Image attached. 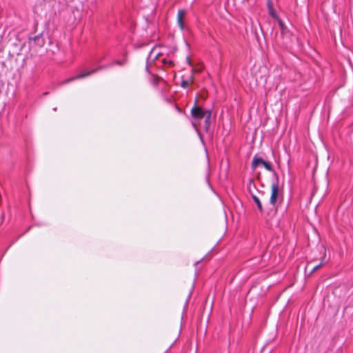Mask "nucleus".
Masks as SVG:
<instances>
[{"mask_svg":"<svg viewBox=\"0 0 353 353\" xmlns=\"http://www.w3.org/2000/svg\"><path fill=\"white\" fill-rule=\"evenodd\" d=\"M259 164L263 165V166L265 168V170H267L268 171H270V172H272L273 174H274V172H275L272 169V164L270 162L265 161L262 158L259 157L258 156L255 155L253 157L252 161V163H251L252 169L253 170H255L256 167L259 165Z\"/></svg>","mask_w":353,"mask_h":353,"instance_id":"obj_4","label":"nucleus"},{"mask_svg":"<svg viewBox=\"0 0 353 353\" xmlns=\"http://www.w3.org/2000/svg\"><path fill=\"white\" fill-rule=\"evenodd\" d=\"M279 26H280L281 28H283V22H282V21H281V20H279Z\"/></svg>","mask_w":353,"mask_h":353,"instance_id":"obj_16","label":"nucleus"},{"mask_svg":"<svg viewBox=\"0 0 353 353\" xmlns=\"http://www.w3.org/2000/svg\"><path fill=\"white\" fill-rule=\"evenodd\" d=\"M274 176L275 177V181H272L271 185V196L270 199V203L272 206L276 205L279 194V176L276 172H274Z\"/></svg>","mask_w":353,"mask_h":353,"instance_id":"obj_2","label":"nucleus"},{"mask_svg":"<svg viewBox=\"0 0 353 353\" xmlns=\"http://www.w3.org/2000/svg\"><path fill=\"white\" fill-rule=\"evenodd\" d=\"M252 186L254 188L255 185L254 183V181L252 179H250L248 187L249 191H250Z\"/></svg>","mask_w":353,"mask_h":353,"instance_id":"obj_13","label":"nucleus"},{"mask_svg":"<svg viewBox=\"0 0 353 353\" xmlns=\"http://www.w3.org/2000/svg\"><path fill=\"white\" fill-rule=\"evenodd\" d=\"M176 51V48H172L170 50H168V49L165 47H155L153 49L151 50L146 63L145 69L146 70L150 73V61L153 62L156 59H158L159 57L163 56L165 54H167L168 55L170 54H173Z\"/></svg>","mask_w":353,"mask_h":353,"instance_id":"obj_1","label":"nucleus"},{"mask_svg":"<svg viewBox=\"0 0 353 353\" xmlns=\"http://www.w3.org/2000/svg\"><path fill=\"white\" fill-rule=\"evenodd\" d=\"M105 68V66L101 65V66H99L98 68H96V69H94V70H90V71H82L80 74H79L77 75H75V76H74V77H72L71 78L65 79V81H63L62 82V83L63 84L68 83H70V82H71V81H72L74 80L85 78L86 77H88L89 75H91V74L95 73L98 70H102V69H103Z\"/></svg>","mask_w":353,"mask_h":353,"instance_id":"obj_5","label":"nucleus"},{"mask_svg":"<svg viewBox=\"0 0 353 353\" xmlns=\"http://www.w3.org/2000/svg\"><path fill=\"white\" fill-rule=\"evenodd\" d=\"M210 110H204L197 105V99L195 100L194 105L191 109V116L196 121L205 118Z\"/></svg>","mask_w":353,"mask_h":353,"instance_id":"obj_3","label":"nucleus"},{"mask_svg":"<svg viewBox=\"0 0 353 353\" xmlns=\"http://www.w3.org/2000/svg\"><path fill=\"white\" fill-rule=\"evenodd\" d=\"M190 81H191V82L193 81V75L192 74H191L190 77Z\"/></svg>","mask_w":353,"mask_h":353,"instance_id":"obj_17","label":"nucleus"},{"mask_svg":"<svg viewBox=\"0 0 353 353\" xmlns=\"http://www.w3.org/2000/svg\"><path fill=\"white\" fill-rule=\"evenodd\" d=\"M185 13H186L185 10L183 9L179 10L178 12H177V17H176L177 24L181 31H183L185 30L183 18H184V16L185 15Z\"/></svg>","mask_w":353,"mask_h":353,"instance_id":"obj_6","label":"nucleus"},{"mask_svg":"<svg viewBox=\"0 0 353 353\" xmlns=\"http://www.w3.org/2000/svg\"><path fill=\"white\" fill-rule=\"evenodd\" d=\"M323 265V261H321L319 264L314 266L310 272H309V275L312 274L316 270H317L319 268H321Z\"/></svg>","mask_w":353,"mask_h":353,"instance_id":"obj_10","label":"nucleus"},{"mask_svg":"<svg viewBox=\"0 0 353 353\" xmlns=\"http://www.w3.org/2000/svg\"><path fill=\"white\" fill-rule=\"evenodd\" d=\"M190 294H191V293L189 294V296H188V299H187V300H186V302H185V303H186V304H188V301H189V298H190Z\"/></svg>","mask_w":353,"mask_h":353,"instance_id":"obj_18","label":"nucleus"},{"mask_svg":"<svg viewBox=\"0 0 353 353\" xmlns=\"http://www.w3.org/2000/svg\"><path fill=\"white\" fill-rule=\"evenodd\" d=\"M162 62L164 64H168L170 66H172L174 65L173 61L172 59H168L167 58H163Z\"/></svg>","mask_w":353,"mask_h":353,"instance_id":"obj_11","label":"nucleus"},{"mask_svg":"<svg viewBox=\"0 0 353 353\" xmlns=\"http://www.w3.org/2000/svg\"><path fill=\"white\" fill-rule=\"evenodd\" d=\"M211 114L212 112L209 111L208 112V114L205 117V123H204V128L206 132L208 131L210 127V119H211Z\"/></svg>","mask_w":353,"mask_h":353,"instance_id":"obj_8","label":"nucleus"},{"mask_svg":"<svg viewBox=\"0 0 353 353\" xmlns=\"http://www.w3.org/2000/svg\"><path fill=\"white\" fill-rule=\"evenodd\" d=\"M176 108L179 112H181V109L178 106H176Z\"/></svg>","mask_w":353,"mask_h":353,"instance_id":"obj_19","label":"nucleus"},{"mask_svg":"<svg viewBox=\"0 0 353 353\" xmlns=\"http://www.w3.org/2000/svg\"><path fill=\"white\" fill-rule=\"evenodd\" d=\"M267 6H268V13L269 14L274 18V19H277L278 18V16L276 14V10L274 9L272 5V1L271 0H268L267 1Z\"/></svg>","mask_w":353,"mask_h":353,"instance_id":"obj_7","label":"nucleus"},{"mask_svg":"<svg viewBox=\"0 0 353 353\" xmlns=\"http://www.w3.org/2000/svg\"><path fill=\"white\" fill-rule=\"evenodd\" d=\"M181 86L185 89L188 88L189 87V81L183 79L181 82Z\"/></svg>","mask_w":353,"mask_h":353,"instance_id":"obj_12","label":"nucleus"},{"mask_svg":"<svg viewBox=\"0 0 353 353\" xmlns=\"http://www.w3.org/2000/svg\"><path fill=\"white\" fill-rule=\"evenodd\" d=\"M116 63H117V64H118V65H123V64H124V63H123V62H121V61H117V62H116Z\"/></svg>","mask_w":353,"mask_h":353,"instance_id":"obj_15","label":"nucleus"},{"mask_svg":"<svg viewBox=\"0 0 353 353\" xmlns=\"http://www.w3.org/2000/svg\"><path fill=\"white\" fill-rule=\"evenodd\" d=\"M192 125H193V127L194 128V129H195L196 132H197L198 135L199 136L200 139H201V132H200L199 131V130L196 128V125H195L194 123H192Z\"/></svg>","mask_w":353,"mask_h":353,"instance_id":"obj_14","label":"nucleus"},{"mask_svg":"<svg viewBox=\"0 0 353 353\" xmlns=\"http://www.w3.org/2000/svg\"><path fill=\"white\" fill-rule=\"evenodd\" d=\"M251 196H252V198L253 201L256 203L258 210L261 212H262L263 211V209L262 204H261V203L260 201L259 198L257 196H256L255 194H252V193H251Z\"/></svg>","mask_w":353,"mask_h":353,"instance_id":"obj_9","label":"nucleus"}]
</instances>
